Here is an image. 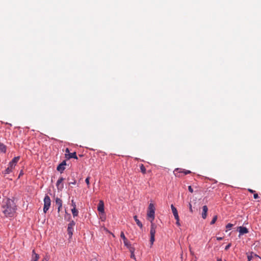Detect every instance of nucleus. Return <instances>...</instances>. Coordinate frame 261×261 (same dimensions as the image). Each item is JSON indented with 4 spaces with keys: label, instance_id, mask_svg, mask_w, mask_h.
Returning <instances> with one entry per match:
<instances>
[{
    "label": "nucleus",
    "instance_id": "nucleus-35",
    "mask_svg": "<svg viewBox=\"0 0 261 261\" xmlns=\"http://www.w3.org/2000/svg\"><path fill=\"white\" fill-rule=\"evenodd\" d=\"M65 152H66L65 154H70V152H69V149L68 148H67L66 149Z\"/></svg>",
    "mask_w": 261,
    "mask_h": 261
},
{
    "label": "nucleus",
    "instance_id": "nucleus-38",
    "mask_svg": "<svg viewBox=\"0 0 261 261\" xmlns=\"http://www.w3.org/2000/svg\"><path fill=\"white\" fill-rule=\"evenodd\" d=\"M222 239H223V238H222V237H217V240L218 241L222 240Z\"/></svg>",
    "mask_w": 261,
    "mask_h": 261
},
{
    "label": "nucleus",
    "instance_id": "nucleus-24",
    "mask_svg": "<svg viewBox=\"0 0 261 261\" xmlns=\"http://www.w3.org/2000/svg\"><path fill=\"white\" fill-rule=\"evenodd\" d=\"M140 170L142 173H143V174L146 173V168L143 164H141L140 165Z\"/></svg>",
    "mask_w": 261,
    "mask_h": 261
},
{
    "label": "nucleus",
    "instance_id": "nucleus-3",
    "mask_svg": "<svg viewBox=\"0 0 261 261\" xmlns=\"http://www.w3.org/2000/svg\"><path fill=\"white\" fill-rule=\"evenodd\" d=\"M156 225L155 224H154L153 222L151 223V226H150V242L151 244V246H152L154 242L155 239V229H156Z\"/></svg>",
    "mask_w": 261,
    "mask_h": 261
},
{
    "label": "nucleus",
    "instance_id": "nucleus-21",
    "mask_svg": "<svg viewBox=\"0 0 261 261\" xmlns=\"http://www.w3.org/2000/svg\"><path fill=\"white\" fill-rule=\"evenodd\" d=\"M71 212L72 213L73 217H76L78 215L79 211L77 210L75 208H72L71 209Z\"/></svg>",
    "mask_w": 261,
    "mask_h": 261
},
{
    "label": "nucleus",
    "instance_id": "nucleus-27",
    "mask_svg": "<svg viewBox=\"0 0 261 261\" xmlns=\"http://www.w3.org/2000/svg\"><path fill=\"white\" fill-rule=\"evenodd\" d=\"M233 224H231V223H228L226 226V228H227V229H230L232 226H233Z\"/></svg>",
    "mask_w": 261,
    "mask_h": 261
},
{
    "label": "nucleus",
    "instance_id": "nucleus-13",
    "mask_svg": "<svg viewBox=\"0 0 261 261\" xmlns=\"http://www.w3.org/2000/svg\"><path fill=\"white\" fill-rule=\"evenodd\" d=\"M65 157L68 159L71 158H74L75 159H77V157L76 156V154L75 152L70 153V154H65Z\"/></svg>",
    "mask_w": 261,
    "mask_h": 261
},
{
    "label": "nucleus",
    "instance_id": "nucleus-22",
    "mask_svg": "<svg viewBox=\"0 0 261 261\" xmlns=\"http://www.w3.org/2000/svg\"><path fill=\"white\" fill-rule=\"evenodd\" d=\"M128 249L131 253L130 257L132 258H135L134 254L135 248L134 247H131L128 248Z\"/></svg>",
    "mask_w": 261,
    "mask_h": 261
},
{
    "label": "nucleus",
    "instance_id": "nucleus-31",
    "mask_svg": "<svg viewBox=\"0 0 261 261\" xmlns=\"http://www.w3.org/2000/svg\"><path fill=\"white\" fill-rule=\"evenodd\" d=\"M231 243L228 244L225 248V250H227L231 246Z\"/></svg>",
    "mask_w": 261,
    "mask_h": 261
},
{
    "label": "nucleus",
    "instance_id": "nucleus-2",
    "mask_svg": "<svg viewBox=\"0 0 261 261\" xmlns=\"http://www.w3.org/2000/svg\"><path fill=\"white\" fill-rule=\"evenodd\" d=\"M147 215L148 218L150 219V222L152 223L155 216V207L152 203H150L149 205Z\"/></svg>",
    "mask_w": 261,
    "mask_h": 261
},
{
    "label": "nucleus",
    "instance_id": "nucleus-40",
    "mask_svg": "<svg viewBox=\"0 0 261 261\" xmlns=\"http://www.w3.org/2000/svg\"><path fill=\"white\" fill-rule=\"evenodd\" d=\"M190 253L191 254H193L194 252L191 250V248H190Z\"/></svg>",
    "mask_w": 261,
    "mask_h": 261
},
{
    "label": "nucleus",
    "instance_id": "nucleus-11",
    "mask_svg": "<svg viewBox=\"0 0 261 261\" xmlns=\"http://www.w3.org/2000/svg\"><path fill=\"white\" fill-rule=\"evenodd\" d=\"M208 211V208L206 205H204L202 207V217L203 219H206L207 217V213Z\"/></svg>",
    "mask_w": 261,
    "mask_h": 261
},
{
    "label": "nucleus",
    "instance_id": "nucleus-5",
    "mask_svg": "<svg viewBox=\"0 0 261 261\" xmlns=\"http://www.w3.org/2000/svg\"><path fill=\"white\" fill-rule=\"evenodd\" d=\"M74 225L75 222L73 221H71L68 225L67 233L69 235V239L72 238Z\"/></svg>",
    "mask_w": 261,
    "mask_h": 261
},
{
    "label": "nucleus",
    "instance_id": "nucleus-23",
    "mask_svg": "<svg viewBox=\"0 0 261 261\" xmlns=\"http://www.w3.org/2000/svg\"><path fill=\"white\" fill-rule=\"evenodd\" d=\"M254 257H258V256L256 254H254L252 253H251L250 255H249L247 256L248 261H251V259Z\"/></svg>",
    "mask_w": 261,
    "mask_h": 261
},
{
    "label": "nucleus",
    "instance_id": "nucleus-14",
    "mask_svg": "<svg viewBox=\"0 0 261 261\" xmlns=\"http://www.w3.org/2000/svg\"><path fill=\"white\" fill-rule=\"evenodd\" d=\"M39 258V256L38 254L36 253L35 250H33L32 251V261H38Z\"/></svg>",
    "mask_w": 261,
    "mask_h": 261
},
{
    "label": "nucleus",
    "instance_id": "nucleus-25",
    "mask_svg": "<svg viewBox=\"0 0 261 261\" xmlns=\"http://www.w3.org/2000/svg\"><path fill=\"white\" fill-rule=\"evenodd\" d=\"M217 216H215L211 222V224L212 225V224H215L216 221H217Z\"/></svg>",
    "mask_w": 261,
    "mask_h": 261
},
{
    "label": "nucleus",
    "instance_id": "nucleus-29",
    "mask_svg": "<svg viewBox=\"0 0 261 261\" xmlns=\"http://www.w3.org/2000/svg\"><path fill=\"white\" fill-rule=\"evenodd\" d=\"M71 206L73 207V208L76 207L75 202L74 201L73 199L71 200Z\"/></svg>",
    "mask_w": 261,
    "mask_h": 261
},
{
    "label": "nucleus",
    "instance_id": "nucleus-41",
    "mask_svg": "<svg viewBox=\"0 0 261 261\" xmlns=\"http://www.w3.org/2000/svg\"><path fill=\"white\" fill-rule=\"evenodd\" d=\"M91 261H97V260L96 258H93L91 260Z\"/></svg>",
    "mask_w": 261,
    "mask_h": 261
},
{
    "label": "nucleus",
    "instance_id": "nucleus-17",
    "mask_svg": "<svg viewBox=\"0 0 261 261\" xmlns=\"http://www.w3.org/2000/svg\"><path fill=\"white\" fill-rule=\"evenodd\" d=\"M13 168L9 165L8 168L4 171V174H8L12 171Z\"/></svg>",
    "mask_w": 261,
    "mask_h": 261
},
{
    "label": "nucleus",
    "instance_id": "nucleus-9",
    "mask_svg": "<svg viewBox=\"0 0 261 261\" xmlns=\"http://www.w3.org/2000/svg\"><path fill=\"white\" fill-rule=\"evenodd\" d=\"M20 159L19 156H16L13 158V159L9 163V165L13 168L16 166V163L18 162Z\"/></svg>",
    "mask_w": 261,
    "mask_h": 261
},
{
    "label": "nucleus",
    "instance_id": "nucleus-37",
    "mask_svg": "<svg viewBox=\"0 0 261 261\" xmlns=\"http://www.w3.org/2000/svg\"><path fill=\"white\" fill-rule=\"evenodd\" d=\"M248 191L250 192L251 193H253L255 192V191L252 190V189H248Z\"/></svg>",
    "mask_w": 261,
    "mask_h": 261
},
{
    "label": "nucleus",
    "instance_id": "nucleus-36",
    "mask_svg": "<svg viewBox=\"0 0 261 261\" xmlns=\"http://www.w3.org/2000/svg\"><path fill=\"white\" fill-rule=\"evenodd\" d=\"M76 184V180H74L73 181L69 183V185H75Z\"/></svg>",
    "mask_w": 261,
    "mask_h": 261
},
{
    "label": "nucleus",
    "instance_id": "nucleus-42",
    "mask_svg": "<svg viewBox=\"0 0 261 261\" xmlns=\"http://www.w3.org/2000/svg\"><path fill=\"white\" fill-rule=\"evenodd\" d=\"M217 261H222L221 258H218Z\"/></svg>",
    "mask_w": 261,
    "mask_h": 261
},
{
    "label": "nucleus",
    "instance_id": "nucleus-15",
    "mask_svg": "<svg viewBox=\"0 0 261 261\" xmlns=\"http://www.w3.org/2000/svg\"><path fill=\"white\" fill-rule=\"evenodd\" d=\"M179 171V172L184 173L185 175H187L188 174H190L191 173V171L190 170H186L184 169H179L177 168L175 170V171Z\"/></svg>",
    "mask_w": 261,
    "mask_h": 261
},
{
    "label": "nucleus",
    "instance_id": "nucleus-4",
    "mask_svg": "<svg viewBox=\"0 0 261 261\" xmlns=\"http://www.w3.org/2000/svg\"><path fill=\"white\" fill-rule=\"evenodd\" d=\"M50 199L48 195H46L44 198L43 212L46 213L48 210L50 205Z\"/></svg>",
    "mask_w": 261,
    "mask_h": 261
},
{
    "label": "nucleus",
    "instance_id": "nucleus-16",
    "mask_svg": "<svg viewBox=\"0 0 261 261\" xmlns=\"http://www.w3.org/2000/svg\"><path fill=\"white\" fill-rule=\"evenodd\" d=\"M56 203L58 205V210L60 211V208L62 207V200L59 198H56Z\"/></svg>",
    "mask_w": 261,
    "mask_h": 261
},
{
    "label": "nucleus",
    "instance_id": "nucleus-20",
    "mask_svg": "<svg viewBox=\"0 0 261 261\" xmlns=\"http://www.w3.org/2000/svg\"><path fill=\"white\" fill-rule=\"evenodd\" d=\"M6 151V147L3 144L0 143V152L5 153Z\"/></svg>",
    "mask_w": 261,
    "mask_h": 261
},
{
    "label": "nucleus",
    "instance_id": "nucleus-8",
    "mask_svg": "<svg viewBox=\"0 0 261 261\" xmlns=\"http://www.w3.org/2000/svg\"><path fill=\"white\" fill-rule=\"evenodd\" d=\"M238 229L240 233V235L246 234L249 232L248 229L246 227L243 226L239 227Z\"/></svg>",
    "mask_w": 261,
    "mask_h": 261
},
{
    "label": "nucleus",
    "instance_id": "nucleus-34",
    "mask_svg": "<svg viewBox=\"0 0 261 261\" xmlns=\"http://www.w3.org/2000/svg\"><path fill=\"white\" fill-rule=\"evenodd\" d=\"M253 197L254 199H257L258 198V195L257 193L254 194Z\"/></svg>",
    "mask_w": 261,
    "mask_h": 261
},
{
    "label": "nucleus",
    "instance_id": "nucleus-39",
    "mask_svg": "<svg viewBox=\"0 0 261 261\" xmlns=\"http://www.w3.org/2000/svg\"><path fill=\"white\" fill-rule=\"evenodd\" d=\"M42 261H48V259L46 257H44Z\"/></svg>",
    "mask_w": 261,
    "mask_h": 261
},
{
    "label": "nucleus",
    "instance_id": "nucleus-7",
    "mask_svg": "<svg viewBox=\"0 0 261 261\" xmlns=\"http://www.w3.org/2000/svg\"><path fill=\"white\" fill-rule=\"evenodd\" d=\"M64 180V178L62 177H61L57 180L56 183V186L59 191H61L63 189V181Z\"/></svg>",
    "mask_w": 261,
    "mask_h": 261
},
{
    "label": "nucleus",
    "instance_id": "nucleus-26",
    "mask_svg": "<svg viewBox=\"0 0 261 261\" xmlns=\"http://www.w3.org/2000/svg\"><path fill=\"white\" fill-rule=\"evenodd\" d=\"M89 180H90V177H87L86 179H85V182L87 184V186H88V187H89V185H90V182H89Z\"/></svg>",
    "mask_w": 261,
    "mask_h": 261
},
{
    "label": "nucleus",
    "instance_id": "nucleus-6",
    "mask_svg": "<svg viewBox=\"0 0 261 261\" xmlns=\"http://www.w3.org/2000/svg\"><path fill=\"white\" fill-rule=\"evenodd\" d=\"M120 237L123 239L124 245L125 246H126L128 249L132 247L131 246V244H130V242L126 238L123 232H122V231L121 232Z\"/></svg>",
    "mask_w": 261,
    "mask_h": 261
},
{
    "label": "nucleus",
    "instance_id": "nucleus-18",
    "mask_svg": "<svg viewBox=\"0 0 261 261\" xmlns=\"http://www.w3.org/2000/svg\"><path fill=\"white\" fill-rule=\"evenodd\" d=\"M134 220H135L137 224L140 227V228H142L143 225H142V223L139 221V220L137 218V216H135L134 217Z\"/></svg>",
    "mask_w": 261,
    "mask_h": 261
},
{
    "label": "nucleus",
    "instance_id": "nucleus-1",
    "mask_svg": "<svg viewBox=\"0 0 261 261\" xmlns=\"http://www.w3.org/2000/svg\"><path fill=\"white\" fill-rule=\"evenodd\" d=\"M3 213L6 217H13L16 211V205L14 201L10 199H7L6 203L2 206Z\"/></svg>",
    "mask_w": 261,
    "mask_h": 261
},
{
    "label": "nucleus",
    "instance_id": "nucleus-33",
    "mask_svg": "<svg viewBox=\"0 0 261 261\" xmlns=\"http://www.w3.org/2000/svg\"><path fill=\"white\" fill-rule=\"evenodd\" d=\"M176 220V224L178 225V226H180V223H179V218L178 217V219H175Z\"/></svg>",
    "mask_w": 261,
    "mask_h": 261
},
{
    "label": "nucleus",
    "instance_id": "nucleus-28",
    "mask_svg": "<svg viewBox=\"0 0 261 261\" xmlns=\"http://www.w3.org/2000/svg\"><path fill=\"white\" fill-rule=\"evenodd\" d=\"M189 207L190 212L191 213H193V209H192V205H191V203H189Z\"/></svg>",
    "mask_w": 261,
    "mask_h": 261
},
{
    "label": "nucleus",
    "instance_id": "nucleus-12",
    "mask_svg": "<svg viewBox=\"0 0 261 261\" xmlns=\"http://www.w3.org/2000/svg\"><path fill=\"white\" fill-rule=\"evenodd\" d=\"M97 210L100 213H104V203L102 200L99 201L98 205Z\"/></svg>",
    "mask_w": 261,
    "mask_h": 261
},
{
    "label": "nucleus",
    "instance_id": "nucleus-32",
    "mask_svg": "<svg viewBox=\"0 0 261 261\" xmlns=\"http://www.w3.org/2000/svg\"><path fill=\"white\" fill-rule=\"evenodd\" d=\"M59 165H62V166H65L66 165V161H63L61 164H60Z\"/></svg>",
    "mask_w": 261,
    "mask_h": 261
},
{
    "label": "nucleus",
    "instance_id": "nucleus-10",
    "mask_svg": "<svg viewBox=\"0 0 261 261\" xmlns=\"http://www.w3.org/2000/svg\"><path fill=\"white\" fill-rule=\"evenodd\" d=\"M171 208L175 219H178L179 216L176 208L173 204H171Z\"/></svg>",
    "mask_w": 261,
    "mask_h": 261
},
{
    "label": "nucleus",
    "instance_id": "nucleus-30",
    "mask_svg": "<svg viewBox=\"0 0 261 261\" xmlns=\"http://www.w3.org/2000/svg\"><path fill=\"white\" fill-rule=\"evenodd\" d=\"M188 190H189V192H190L191 193L193 192V189H192V188L191 186H189L188 187Z\"/></svg>",
    "mask_w": 261,
    "mask_h": 261
},
{
    "label": "nucleus",
    "instance_id": "nucleus-19",
    "mask_svg": "<svg viewBox=\"0 0 261 261\" xmlns=\"http://www.w3.org/2000/svg\"><path fill=\"white\" fill-rule=\"evenodd\" d=\"M65 166H63L62 165H59L58 166L57 168V169L58 171H59L60 173H62L64 170H65Z\"/></svg>",
    "mask_w": 261,
    "mask_h": 261
}]
</instances>
